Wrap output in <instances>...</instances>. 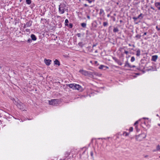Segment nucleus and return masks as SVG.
<instances>
[{"label": "nucleus", "mask_w": 160, "mask_h": 160, "mask_svg": "<svg viewBox=\"0 0 160 160\" xmlns=\"http://www.w3.org/2000/svg\"><path fill=\"white\" fill-rule=\"evenodd\" d=\"M26 3L28 4H30L31 3V0H26Z\"/></svg>", "instance_id": "aec40b11"}, {"label": "nucleus", "mask_w": 160, "mask_h": 160, "mask_svg": "<svg viewBox=\"0 0 160 160\" xmlns=\"http://www.w3.org/2000/svg\"><path fill=\"white\" fill-rule=\"evenodd\" d=\"M148 10L149 12V13L150 14H152V13L153 12V11H152L150 9V8H148Z\"/></svg>", "instance_id": "4be33fe9"}, {"label": "nucleus", "mask_w": 160, "mask_h": 160, "mask_svg": "<svg viewBox=\"0 0 160 160\" xmlns=\"http://www.w3.org/2000/svg\"><path fill=\"white\" fill-rule=\"evenodd\" d=\"M134 67H135V66L134 65H133V66H132V68H134Z\"/></svg>", "instance_id": "6e6d98bb"}, {"label": "nucleus", "mask_w": 160, "mask_h": 160, "mask_svg": "<svg viewBox=\"0 0 160 160\" xmlns=\"http://www.w3.org/2000/svg\"><path fill=\"white\" fill-rule=\"evenodd\" d=\"M32 42V39H29L28 40V42L29 43H30Z\"/></svg>", "instance_id": "f704fd0d"}, {"label": "nucleus", "mask_w": 160, "mask_h": 160, "mask_svg": "<svg viewBox=\"0 0 160 160\" xmlns=\"http://www.w3.org/2000/svg\"><path fill=\"white\" fill-rule=\"evenodd\" d=\"M124 53L126 54H128V52L127 51L124 50Z\"/></svg>", "instance_id": "4c0bfd02"}, {"label": "nucleus", "mask_w": 160, "mask_h": 160, "mask_svg": "<svg viewBox=\"0 0 160 160\" xmlns=\"http://www.w3.org/2000/svg\"><path fill=\"white\" fill-rule=\"evenodd\" d=\"M87 1H88V2L89 3H91L92 2L91 0H87Z\"/></svg>", "instance_id": "79ce46f5"}, {"label": "nucleus", "mask_w": 160, "mask_h": 160, "mask_svg": "<svg viewBox=\"0 0 160 160\" xmlns=\"http://www.w3.org/2000/svg\"><path fill=\"white\" fill-rule=\"evenodd\" d=\"M154 5L156 7L158 10H160V2H155Z\"/></svg>", "instance_id": "1a4fd4ad"}, {"label": "nucleus", "mask_w": 160, "mask_h": 160, "mask_svg": "<svg viewBox=\"0 0 160 160\" xmlns=\"http://www.w3.org/2000/svg\"><path fill=\"white\" fill-rule=\"evenodd\" d=\"M109 14H108V17H109Z\"/></svg>", "instance_id": "052dcab7"}, {"label": "nucleus", "mask_w": 160, "mask_h": 160, "mask_svg": "<svg viewBox=\"0 0 160 160\" xmlns=\"http://www.w3.org/2000/svg\"><path fill=\"white\" fill-rule=\"evenodd\" d=\"M150 8L151 9H152V10H155V9L154 8H153L152 7V6H151L150 7Z\"/></svg>", "instance_id": "a18cd8bd"}, {"label": "nucleus", "mask_w": 160, "mask_h": 160, "mask_svg": "<svg viewBox=\"0 0 160 160\" xmlns=\"http://www.w3.org/2000/svg\"><path fill=\"white\" fill-rule=\"evenodd\" d=\"M68 86L73 89L78 90L79 92H82L83 90L82 87L78 84L75 83L69 84Z\"/></svg>", "instance_id": "f257e3e1"}, {"label": "nucleus", "mask_w": 160, "mask_h": 160, "mask_svg": "<svg viewBox=\"0 0 160 160\" xmlns=\"http://www.w3.org/2000/svg\"><path fill=\"white\" fill-rule=\"evenodd\" d=\"M81 26L83 28H85L86 27V24L85 23H81Z\"/></svg>", "instance_id": "412c9836"}, {"label": "nucleus", "mask_w": 160, "mask_h": 160, "mask_svg": "<svg viewBox=\"0 0 160 160\" xmlns=\"http://www.w3.org/2000/svg\"><path fill=\"white\" fill-rule=\"evenodd\" d=\"M58 99H52L51 101H49V102L50 105L55 106L58 103Z\"/></svg>", "instance_id": "39448f33"}, {"label": "nucleus", "mask_w": 160, "mask_h": 160, "mask_svg": "<svg viewBox=\"0 0 160 160\" xmlns=\"http://www.w3.org/2000/svg\"><path fill=\"white\" fill-rule=\"evenodd\" d=\"M135 60V58L134 57H132L131 59V61L132 62H133Z\"/></svg>", "instance_id": "a878e982"}, {"label": "nucleus", "mask_w": 160, "mask_h": 160, "mask_svg": "<svg viewBox=\"0 0 160 160\" xmlns=\"http://www.w3.org/2000/svg\"><path fill=\"white\" fill-rule=\"evenodd\" d=\"M133 128L132 127H130L129 129V130L130 131V132H132V131H133Z\"/></svg>", "instance_id": "72a5a7b5"}, {"label": "nucleus", "mask_w": 160, "mask_h": 160, "mask_svg": "<svg viewBox=\"0 0 160 160\" xmlns=\"http://www.w3.org/2000/svg\"><path fill=\"white\" fill-rule=\"evenodd\" d=\"M79 72L81 73L82 74L85 76H90L91 75L92 73L91 72H88V71L84 70H80L79 71Z\"/></svg>", "instance_id": "20e7f679"}, {"label": "nucleus", "mask_w": 160, "mask_h": 160, "mask_svg": "<svg viewBox=\"0 0 160 160\" xmlns=\"http://www.w3.org/2000/svg\"><path fill=\"white\" fill-rule=\"evenodd\" d=\"M158 58L157 55H153L152 57L151 60L152 61L155 62Z\"/></svg>", "instance_id": "9d476101"}, {"label": "nucleus", "mask_w": 160, "mask_h": 160, "mask_svg": "<svg viewBox=\"0 0 160 160\" xmlns=\"http://www.w3.org/2000/svg\"><path fill=\"white\" fill-rule=\"evenodd\" d=\"M92 74H91V75H95L96 76H98L99 77H100L102 74H100L97 72H91Z\"/></svg>", "instance_id": "ddd939ff"}, {"label": "nucleus", "mask_w": 160, "mask_h": 160, "mask_svg": "<svg viewBox=\"0 0 160 160\" xmlns=\"http://www.w3.org/2000/svg\"><path fill=\"white\" fill-rule=\"evenodd\" d=\"M135 129H136L137 132H138L139 130L138 128V127L137 125L135 126Z\"/></svg>", "instance_id": "e433bc0d"}, {"label": "nucleus", "mask_w": 160, "mask_h": 160, "mask_svg": "<svg viewBox=\"0 0 160 160\" xmlns=\"http://www.w3.org/2000/svg\"><path fill=\"white\" fill-rule=\"evenodd\" d=\"M143 119H148V118H143Z\"/></svg>", "instance_id": "4d7b16f0"}, {"label": "nucleus", "mask_w": 160, "mask_h": 160, "mask_svg": "<svg viewBox=\"0 0 160 160\" xmlns=\"http://www.w3.org/2000/svg\"><path fill=\"white\" fill-rule=\"evenodd\" d=\"M52 61L50 59H45L44 62L45 64L48 66H49L51 64V62Z\"/></svg>", "instance_id": "6e6552de"}, {"label": "nucleus", "mask_w": 160, "mask_h": 160, "mask_svg": "<svg viewBox=\"0 0 160 160\" xmlns=\"http://www.w3.org/2000/svg\"><path fill=\"white\" fill-rule=\"evenodd\" d=\"M142 13H141L138 16V18H140L141 17V18H140L141 19H142L143 18V17L142 16Z\"/></svg>", "instance_id": "393cba45"}, {"label": "nucleus", "mask_w": 160, "mask_h": 160, "mask_svg": "<svg viewBox=\"0 0 160 160\" xmlns=\"http://www.w3.org/2000/svg\"><path fill=\"white\" fill-rule=\"evenodd\" d=\"M69 27L70 28H72V24L71 23H70L69 25Z\"/></svg>", "instance_id": "473e14b6"}, {"label": "nucleus", "mask_w": 160, "mask_h": 160, "mask_svg": "<svg viewBox=\"0 0 160 160\" xmlns=\"http://www.w3.org/2000/svg\"><path fill=\"white\" fill-rule=\"evenodd\" d=\"M87 18H88V19H90V16H87Z\"/></svg>", "instance_id": "09e8293b"}, {"label": "nucleus", "mask_w": 160, "mask_h": 160, "mask_svg": "<svg viewBox=\"0 0 160 160\" xmlns=\"http://www.w3.org/2000/svg\"><path fill=\"white\" fill-rule=\"evenodd\" d=\"M138 23L137 22L136 23V24H137Z\"/></svg>", "instance_id": "e2e57ef3"}, {"label": "nucleus", "mask_w": 160, "mask_h": 160, "mask_svg": "<svg viewBox=\"0 0 160 160\" xmlns=\"http://www.w3.org/2000/svg\"><path fill=\"white\" fill-rule=\"evenodd\" d=\"M29 30V29H26V31H27V32H28Z\"/></svg>", "instance_id": "864d4df0"}, {"label": "nucleus", "mask_w": 160, "mask_h": 160, "mask_svg": "<svg viewBox=\"0 0 160 160\" xmlns=\"http://www.w3.org/2000/svg\"><path fill=\"white\" fill-rule=\"evenodd\" d=\"M66 10H68V9L66 7V5L65 4L62 3L59 5L58 11L59 13L62 14Z\"/></svg>", "instance_id": "f03ea898"}, {"label": "nucleus", "mask_w": 160, "mask_h": 160, "mask_svg": "<svg viewBox=\"0 0 160 160\" xmlns=\"http://www.w3.org/2000/svg\"><path fill=\"white\" fill-rule=\"evenodd\" d=\"M68 21L67 19H66L65 20V25L66 26H68Z\"/></svg>", "instance_id": "b1692460"}, {"label": "nucleus", "mask_w": 160, "mask_h": 160, "mask_svg": "<svg viewBox=\"0 0 160 160\" xmlns=\"http://www.w3.org/2000/svg\"><path fill=\"white\" fill-rule=\"evenodd\" d=\"M120 22H122V20H120Z\"/></svg>", "instance_id": "680f3d73"}, {"label": "nucleus", "mask_w": 160, "mask_h": 160, "mask_svg": "<svg viewBox=\"0 0 160 160\" xmlns=\"http://www.w3.org/2000/svg\"><path fill=\"white\" fill-rule=\"evenodd\" d=\"M104 13V11L102 9L100 10L99 14L100 15H102Z\"/></svg>", "instance_id": "5701e85b"}, {"label": "nucleus", "mask_w": 160, "mask_h": 160, "mask_svg": "<svg viewBox=\"0 0 160 160\" xmlns=\"http://www.w3.org/2000/svg\"><path fill=\"white\" fill-rule=\"evenodd\" d=\"M95 64H97L98 63V62L97 61H95Z\"/></svg>", "instance_id": "5fc2aeb1"}, {"label": "nucleus", "mask_w": 160, "mask_h": 160, "mask_svg": "<svg viewBox=\"0 0 160 160\" xmlns=\"http://www.w3.org/2000/svg\"><path fill=\"white\" fill-rule=\"evenodd\" d=\"M17 106L22 111L25 110L24 108V105L22 103H18L17 104Z\"/></svg>", "instance_id": "423d86ee"}, {"label": "nucleus", "mask_w": 160, "mask_h": 160, "mask_svg": "<svg viewBox=\"0 0 160 160\" xmlns=\"http://www.w3.org/2000/svg\"><path fill=\"white\" fill-rule=\"evenodd\" d=\"M159 20H160V19H159Z\"/></svg>", "instance_id": "0e129e2a"}, {"label": "nucleus", "mask_w": 160, "mask_h": 160, "mask_svg": "<svg viewBox=\"0 0 160 160\" xmlns=\"http://www.w3.org/2000/svg\"><path fill=\"white\" fill-rule=\"evenodd\" d=\"M141 36L139 35H137L136 36V37L138 38V39L141 38Z\"/></svg>", "instance_id": "c85d7f7f"}, {"label": "nucleus", "mask_w": 160, "mask_h": 160, "mask_svg": "<svg viewBox=\"0 0 160 160\" xmlns=\"http://www.w3.org/2000/svg\"><path fill=\"white\" fill-rule=\"evenodd\" d=\"M84 6H85V7H88V5L87 4H84Z\"/></svg>", "instance_id": "603ef678"}, {"label": "nucleus", "mask_w": 160, "mask_h": 160, "mask_svg": "<svg viewBox=\"0 0 160 160\" xmlns=\"http://www.w3.org/2000/svg\"><path fill=\"white\" fill-rule=\"evenodd\" d=\"M117 63L119 65H122V63L119 60H118Z\"/></svg>", "instance_id": "7c9ffc66"}, {"label": "nucleus", "mask_w": 160, "mask_h": 160, "mask_svg": "<svg viewBox=\"0 0 160 160\" xmlns=\"http://www.w3.org/2000/svg\"><path fill=\"white\" fill-rule=\"evenodd\" d=\"M77 35L78 37H81V34L80 33H78Z\"/></svg>", "instance_id": "a19ab883"}, {"label": "nucleus", "mask_w": 160, "mask_h": 160, "mask_svg": "<svg viewBox=\"0 0 160 160\" xmlns=\"http://www.w3.org/2000/svg\"><path fill=\"white\" fill-rule=\"evenodd\" d=\"M54 64L55 65H58L59 66L60 65V62L57 59H55L54 62Z\"/></svg>", "instance_id": "2eb2a0df"}, {"label": "nucleus", "mask_w": 160, "mask_h": 160, "mask_svg": "<svg viewBox=\"0 0 160 160\" xmlns=\"http://www.w3.org/2000/svg\"><path fill=\"white\" fill-rule=\"evenodd\" d=\"M111 18H112L113 21H115V18L114 17H111Z\"/></svg>", "instance_id": "58836bf2"}, {"label": "nucleus", "mask_w": 160, "mask_h": 160, "mask_svg": "<svg viewBox=\"0 0 160 160\" xmlns=\"http://www.w3.org/2000/svg\"><path fill=\"white\" fill-rule=\"evenodd\" d=\"M108 24V23L106 22H104L103 23V25L104 26H106Z\"/></svg>", "instance_id": "c756f323"}, {"label": "nucleus", "mask_w": 160, "mask_h": 160, "mask_svg": "<svg viewBox=\"0 0 160 160\" xmlns=\"http://www.w3.org/2000/svg\"><path fill=\"white\" fill-rule=\"evenodd\" d=\"M59 17H60V16H57V18H59Z\"/></svg>", "instance_id": "13d9d810"}, {"label": "nucleus", "mask_w": 160, "mask_h": 160, "mask_svg": "<svg viewBox=\"0 0 160 160\" xmlns=\"http://www.w3.org/2000/svg\"><path fill=\"white\" fill-rule=\"evenodd\" d=\"M125 67L128 66V67L132 68V66L128 63V61L126 62L125 65Z\"/></svg>", "instance_id": "4468645a"}, {"label": "nucleus", "mask_w": 160, "mask_h": 160, "mask_svg": "<svg viewBox=\"0 0 160 160\" xmlns=\"http://www.w3.org/2000/svg\"><path fill=\"white\" fill-rule=\"evenodd\" d=\"M132 18L135 21L138 19V17H133Z\"/></svg>", "instance_id": "2f4dec72"}, {"label": "nucleus", "mask_w": 160, "mask_h": 160, "mask_svg": "<svg viewBox=\"0 0 160 160\" xmlns=\"http://www.w3.org/2000/svg\"><path fill=\"white\" fill-rule=\"evenodd\" d=\"M90 155L92 157H93V153L92 151L90 152Z\"/></svg>", "instance_id": "c9c22d12"}, {"label": "nucleus", "mask_w": 160, "mask_h": 160, "mask_svg": "<svg viewBox=\"0 0 160 160\" xmlns=\"http://www.w3.org/2000/svg\"><path fill=\"white\" fill-rule=\"evenodd\" d=\"M123 48H120L119 49V50L120 51V52H122V50L123 49Z\"/></svg>", "instance_id": "c03bdc74"}, {"label": "nucleus", "mask_w": 160, "mask_h": 160, "mask_svg": "<svg viewBox=\"0 0 160 160\" xmlns=\"http://www.w3.org/2000/svg\"><path fill=\"white\" fill-rule=\"evenodd\" d=\"M123 135L125 136H128L129 135V133H128L125 132H123L122 134Z\"/></svg>", "instance_id": "a211bd4d"}, {"label": "nucleus", "mask_w": 160, "mask_h": 160, "mask_svg": "<svg viewBox=\"0 0 160 160\" xmlns=\"http://www.w3.org/2000/svg\"><path fill=\"white\" fill-rule=\"evenodd\" d=\"M156 29L158 31H160V28H158V26H157L156 27Z\"/></svg>", "instance_id": "ea45409f"}, {"label": "nucleus", "mask_w": 160, "mask_h": 160, "mask_svg": "<svg viewBox=\"0 0 160 160\" xmlns=\"http://www.w3.org/2000/svg\"><path fill=\"white\" fill-rule=\"evenodd\" d=\"M95 53H98V50H96L95 51Z\"/></svg>", "instance_id": "3c124183"}, {"label": "nucleus", "mask_w": 160, "mask_h": 160, "mask_svg": "<svg viewBox=\"0 0 160 160\" xmlns=\"http://www.w3.org/2000/svg\"><path fill=\"white\" fill-rule=\"evenodd\" d=\"M82 44V42H80L78 43V45H79V46H81Z\"/></svg>", "instance_id": "8fccbe9b"}, {"label": "nucleus", "mask_w": 160, "mask_h": 160, "mask_svg": "<svg viewBox=\"0 0 160 160\" xmlns=\"http://www.w3.org/2000/svg\"><path fill=\"white\" fill-rule=\"evenodd\" d=\"M31 38H32V40H33V41L36 40L37 39V38L33 34H32L31 35Z\"/></svg>", "instance_id": "f8f14e48"}, {"label": "nucleus", "mask_w": 160, "mask_h": 160, "mask_svg": "<svg viewBox=\"0 0 160 160\" xmlns=\"http://www.w3.org/2000/svg\"><path fill=\"white\" fill-rule=\"evenodd\" d=\"M26 27H27V26L26 25V24H25L24 26H23V28H26Z\"/></svg>", "instance_id": "de8ad7c7"}, {"label": "nucleus", "mask_w": 160, "mask_h": 160, "mask_svg": "<svg viewBox=\"0 0 160 160\" xmlns=\"http://www.w3.org/2000/svg\"><path fill=\"white\" fill-rule=\"evenodd\" d=\"M146 135L144 133H142L138 136H136V139L137 141H141L145 138Z\"/></svg>", "instance_id": "7ed1b4c3"}, {"label": "nucleus", "mask_w": 160, "mask_h": 160, "mask_svg": "<svg viewBox=\"0 0 160 160\" xmlns=\"http://www.w3.org/2000/svg\"><path fill=\"white\" fill-rule=\"evenodd\" d=\"M147 34V32H145L143 34V35L142 36H143L144 35H146Z\"/></svg>", "instance_id": "49530a36"}, {"label": "nucleus", "mask_w": 160, "mask_h": 160, "mask_svg": "<svg viewBox=\"0 0 160 160\" xmlns=\"http://www.w3.org/2000/svg\"><path fill=\"white\" fill-rule=\"evenodd\" d=\"M32 21H29L28 22H26V25L27 26V27H30L32 25Z\"/></svg>", "instance_id": "9b49d317"}, {"label": "nucleus", "mask_w": 160, "mask_h": 160, "mask_svg": "<svg viewBox=\"0 0 160 160\" xmlns=\"http://www.w3.org/2000/svg\"><path fill=\"white\" fill-rule=\"evenodd\" d=\"M158 125L160 126V124H158Z\"/></svg>", "instance_id": "bf43d9fd"}, {"label": "nucleus", "mask_w": 160, "mask_h": 160, "mask_svg": "<svg viewBox=\"0 0 160 160\" xmlns=\"http://www.w3.org/2000/svg\"><path fill=\"white\" fill-rule=\"evenodd\" d=\"M138 121H137L134 124V125L136 126L137 124L138 123Z\"/></svg>", "instance_id": "37998d69"}, {"label": "nucleus", "mask_w": 160, "mask_h": 160, "mask_svg": "<svg viewBox=\"0 0 160 160\" xmlns=\"http://www.w3.org/2000/svg\"><path fill=\"white\" fill-rule=\"evenodd\" d=\"M160 150V146L158 145L156 147V150L157 151H159Z\"/></svg>", "instance_id": "6ab92c4d"}, {"label": "nucleus", "mask_w": 160, "mask_h": 160, "mask_svg": "<svg viewBox=\"0 0 160 160\" xmlns=\"http://www.w3.org/2000/svg\"><path fill=\"white\" fill-rule=\"evenodd\" d=\"M112 58L113 59V60H115V61L116 62H117L119 60H118L115 57H112Z\"/></svg>", "instance_id": "bb28decb"}, {"label": "nucleus", "mask_w": 160, "mask_h": 160, "mask_svg": "<svg viewBox=\"0 0 160 160\" xmlns=\"http://www.w3.org/2000/svg\"><path fill=\"white\" fill-rule=\"evenodd\" d=\"M140 49H138L137 51V53L136 54V55L137 56H139L140 55Z\"/></svg>", "instance_id": "dca6fc26"}, {"label": "nucleus", "mask_w": 160, "mask_h": 160, "mask_svg": "<svg viewBox=\"0 0 160 160\" xmlns=\"http://www.w3.org/2000/svg\"><path fill=\"white\" fill-rule=\"evenodd\" d=\"M98 68L100 69H102L105 70L107 68H109V67L107 66L101 65L99 66Z\"/></svg>", "instance_id": "0eeeda50"}, {"label": "nucleus", "mask_w": 160, "mask_h": 160, "mask_svg": "<svg viewBox=\"0 0 160 160\" xmlns=\"http://www.w3.org/2000/svg\"><path fill=\"white\" fill-rule=\"evenodd\" d=\"M96 46V45L94 44L92 46V52L93 51V50H94L95 49L94 48V47H95Z\"/></svg>", "instance_id": "cd10ccee"}, {"label": "nucleus", "mask_w": 160, "mask_h": 160, "mask_svg": "<svg viewBox=\"0 0 160 160\" xmlns=\"http://www.w3.org/2000/svg\"><path fill=\"white\" fill-rule=\"evenodd\" d=\"M118 31V29L117 28H114L113 30V31L114 32H117Z\"/></svg>", "instance_id": "f3484780"}]
</instances>
